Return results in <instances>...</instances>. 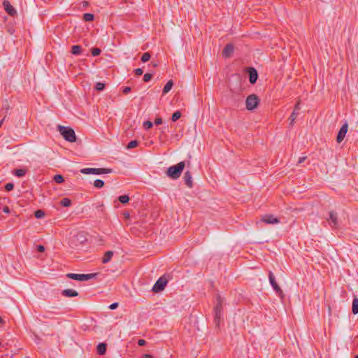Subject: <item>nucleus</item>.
<instances>
[{
	"label": "nucleus",
	"instance_id": "obj_1",
	"mask_svg": "<svg viewBox=\"0 0 358 358\" xmlns=\"http://www.w3.org/2000/svg\"><path fill=\"white\" fill-rule=\"evenodd\" d=\"M185 166V162H180L176 165H173L168 168L166 171V176L173 180H176L180 178L182 171Z\"/></svg>",
	"mask_w": 358,
	"mask_h": 358
},
{
	"label": "nucleus",
	"instance_id": "obj_2",
	"mask_svg": "<svg viewBox=\"0 0 358 358\" xmlns=\"http://www.w3.org/2000/svg\"><path fill=\"white\" fill-rule=\"evenodd\" d=\"M222 303H223L222 299L221 298V296L220 295H217V298H216V305L213 309L214 322H215L216 326L220 325V321L222 319V309H223Z\"/></svg>",
	"mask_w": 358,
	"mask_h": 358
},
{
	"label": "nucleus",
	"instance_id": "obj_3",
	"mask_svg": "<svg viewBox=\"0 0 358 358\" xmlns=\"http://www.w3.org/2000/svg\"><path fill=\"white\" fill-rule=\"evenodd\" d=\"M58 129L61 135L66 141L69 142H75L76 141V134L73 129L61 125L58 126Z\"/></svg>",
	"mask_w": 358,
	"mask_h": 358
},
{
	"label": "nucleus",
	"instance_id": "obj_4",
	"mask_svg": "<svg viewBox=\"0 0 358 358\" xmlns=\"http://www.w3.org/2000/svg\"><path fill=\"white\" fill-rule=\"evenodd\" d=\"M80 172L84 174H107L113 172L111 169L105 168H85L80 170Z\"/></svg>",
	"mask_w": 358,
	"mask_h": 358
},
{
	"label": "nucleus",
	"instance_id": "obj_5",
	"mask_svg": "<svg viewBox=\"0 0 358 358\" xmlns=\"http://www.w3.org/2000/svg\"><path fill=\"white\" fill-rule=\"evenodd\" d=\"M259 103V99L255 94L249 95L245 100V107L248 110H252L256 108Z\"/></svg>",
	"mask_w": 358,
	"mask_h": 358
},
{
	"label": "nucleus",
	"instance_id": "obj_6",
	"mask_svg": "<svg viewBox=\"0 0 358 358\" xmlns=\"http://www.w3.org/2000/svg\"><path fill=\"white\" fill-rule=\"evenodd\" d=\"M96 273L89 274H77V273H67L66 276L68 278L73 279L78 281H87L90 279L95 278Z\"/></svg>",
	"mask_w": 358,
	"mask_h": 358
},
{
	"label": "nucleus",
	"instance_id": "obj_7",
	"mask_svg": "<svg viewBox=\"0 0 358 358\" xmlns=\"http://www.w3.org/2000/svg\"><path fill=\"white\" fill-rule=\"evenodd\" d=\"M329 224L332 229H337L339 226L338 213L335 211H330L329 217L327 219Z\"/></svg>",
	"mask_w": 358,
	"mask_h": 358
},
{
	"label": "nucleus",
	"instance_id": "obj_8",
	"mask_svg": "<svg viewBox=\"0 0 358 358\" xmlns=\"http://www.w3.org/2000/svg\"><path fill=\"white\" fill-rule=\"evenodd\" d=\"M268 280H269V282H270L273 289L275 291V292L279 296H282V294H283L282 290L281 289L280 286L276 282L275 276L271 271H269V273H268Z\"/></svg>",
	"mask_w": 358,
	"mask_h": 358
},
{
	"label": "nucleus",
	"instance_id": "obj_9",
	"mask_svg": "<svg viewBox=\"0 0 358 358\" xmlns=\"http://www.w3.org/2000/svg\"><path fill=\"white\" fill-rule=\"evenodd\" d=\"M166 284H167L166 279L165 278L161 277L157 280V282L154 285V286L152 287V291L154 292H159L164 289Z\"/></svg>",
	"mask_w": 358,
	"mask_h": 358
},
{
	"label": "nucleus",
	"instance_id": "obj_10",
	"mask_svg": "<svg viewBox=\"0 0 358 358\" xmlns=\"http://www.w3.org/2000/svg\"><path fill=\"white\" fill-rule=\"evenodd\" d=\"M261 221L268 224H275L280 222V220L278 217L269 214L264 215L262 217Z\"/></svg>",
	"mask_w": 358,
	"mask_h": 358
},
{
	"label": "nucleus",
	"instance_id": "obj_11",
	"mask_svg": "<svg viewBox=\"0 0 358 358\" xmlns=\"http://www.w3.org/2000/svg\"><path fill=\"white\" fill-rule=\"evenodd\" d=\"M348 124L347 122H345L341 127V128L340 129V130L338 133L336 141L338 143H341L343 141V140L344 139V138L348 132Z\"/></svg>",
	"mask_w": 358,
	"mask_h": 358
},
{
	"label": "nucleus",
	"instance_id": "obj_12",
	"mask_svg": "<svg viewBox=\"0 0 358 358\" xmlns=\"http://www.w3.org/2000/svg\"><path fill=\"white\" fill-rule=\"evenodd\" d=\"M249 81L251 84H255L258 78L257 71L255 69L250 67L248 70Z\"/></svg>",
	"mask_w": 358,
	"mask_h": 358
},
{
	"label": "nucleus",
	"instance_id": "obj_13",
	"mask_svg": "<svg viewBox=\"0 0 358 358\" xmlns=\"http://www.w3.org/2000/svg\"><path fill=\"white\" fill-rule=\"evenodd\" d=\"M3 5L4 6V8L6 10V11L11 16H13L16 14V10H15V8L13 7V6H11V4L7 1H4L3 3Z\"/></svg>",
	"mask_w": 358,
	"mask_h": 358
},
{
	"label": "nucleus",
	"instance_id": "obj_14",
	"mask_svg": "<svg viewBox=\"0 0 358 358\" xmlns=\"http://www.w3.org/2000/svg\"><path fill=\"white\" fill-rule=\"evenodd\" d=\"M183 178H184L185 185L189 188L192 187V186H193L192 177L191 173L189 171H187L185 173Z\"/></svg>",
	"mask_w": 358,
	"mask_h": 358
},
{
	"label": "nucleus",
	"instance_id": "obj_15",
	"mask_svg": "<svg viewBox=\"0 0 358 358\" xmlns=\"http://www.w3.org/2000/svg\"><path fill=\"white\" fill-rule=\"evenodd\" d=\"M234 52V46H225L222 50V56L224 57H230Z\"/></svg>",
	"mask_w": 358,
	"mask_h": 358
},
{
	"label": "nucleus",
	"instance_id": "obj_16",
	"mask_svg": "<svg viewBox=\"0 0 358 358\" xmlns=\"http://www.w3.org/2000/svg\"><path fill=\"white\" fill-rule=\"evenodd\" d=\"M62 294L66 297H74L78 295V292L74 289H66L62 291Z\"/></svg>",
	"mask_w": 358,
	"mask_h": 358
},
{
	"label": "nucleus",
	"instance_id": "obj_17",
	"mask_svg": "<svg viewBox=\"0 0 358 358\" xmlns=\"http://www.w3.org/2000/svg\"><path fill=\"white\" fill-rule=\"evenodd\" d=\"M97 353L100 355H103L106 352V344L103 343H99L96 347Z\"/></svg>",
	"mask_w": 358,
	"mask_h": 358
},
{
	"label": "nucleus",
	"instance_id": "obj_18",
	"mask_svg": "<svg viewBox=\"0 0 358 358\" xmlns=\"http://www.w3.org/2000/svg\"><path fill=\"white\" fill-rule=\"evenodd\" d=\"M113 256V251H107L105 252L103 257L102 259V263L106 264L110 261L112 257Z\"/></svg>",
	"mask_w": 358,
	"mask_h": 358
},
{
	"label": "nucleus",
	"instance_id": "obj_19",
	"mask_svg": "<svg viewBox=\"0 0 358 358\" xmlns=\"http://www.w3.org/2000/svg\"><path fill=\"white\" fill-rule=\"evenodd\" d=\"M173 85V82L172 80L168 81L163 88V94H165L168 93L172 89Z\"/></svg>",
	"mask_w": 358,
	"mask_h": 358
},
{
	"label": "nucleus",
	"instance_id": "obj_20",
	"mask_svg": "<svg viewBox=\"0 0 358 358\" xmlns=\"http://www.w3.org/2000/svg\"><path fill=\"white\" fill-rule=\"evenodd\" d=\"M71 52L75 55H79L83 53L82 46H72Z\"/></svg>",
	"mask_w": 358,
	"mask_h": 358
},
{
	"label": "nucleus",
	"instance_id": "obj_21",
	"mask_svg": "<svg viewBox=\"0 0 358 358\" xmlns=\"http://www.w3.org/2000/svg\"><path fill=\"white\" fill-rule=\"evenodd\" d=\"M352 311L353 314L356 315L358 313V299L355 298L352 301Z\"/></svg>",
	"mask_w": 358,
	"mask_h": 358
},
{
	"label": "nucleus",
	"instance_id": "obj_22",
	"mask_svg": "<svg viewBox=\"0 0 358 358\" xmlns=\"http://www.w3.org/2000/svg\"><path fill=\"white\" fill-rule=\"evenodd\" d=\"M60 204L64 207H69L71 205V201L69 198H64L60 201Z\"/></svg>",
	"mask_w": 358,
	"mask_h": 358
},
{
	"label": "nucleus",
	"instance_id": "obj_23",
	"mask_svg": "<svg viewBox=\"0 0 358 358\" xmlns=\"http://www.w3.org/2000/svg\"><path fill=\"white\" fill-rule=\"evenodd\" d=\"M139 144V142L136 140H134V141H130L127 145V149H132V148H134L136 147H137Z\"/></svg>",
	"mask_w": 358,
	"mask_h": 358
},
{
	"label": "nucleus",
	"instance_id": "obj_24",
	"mask_svg": "<svg viewBox=\"0 0 358 358\" xmlns=\"http://www.w3.org/2000/svg\"><path fill=\"white\" fill-rule=\"evenodd\" d=\"M297 115H298V112H295V110H293V112L292 113L291 115L289 117V124L292 125L294 124V122L297 117Z\"/></svg>",
	"mask_w": 358,
	"mask_h": 358
},
{
	"label": "nucleus",
	"instance_id": "obj_25",
	"mask_svg": "<svg viewBox=\"0 0 358 358\" xmlns=\"http://www.w3.org/2000/svg\"><path fill=\"white\" fill-rule=\"evenodd\" d=\"M26 173L27 171L22 169H16L15 171V175L17 177H22L26 174Z\"/></svg>",
	"mask_w": 358,
	"mask_h": 358
},
{
	"label": "nucleus",
	"instance_id": "obj_26",
	"mask_svg": "<svg viewBox=\"0 0 358 358\" xmlns=\"http://www.w3.org/2000/svg\"><path fill=\"white\" fill-rule=\"evenodd\" d=\"M118 200L120 203L125 204L129 202V197L127 195H121L118 197Z\"/></svg>",
	"mask_w": 358,
	"mask_h": 358
},
{
	"label": "nucleus",
	"instance_id": "obj_27",
	"mask_svg": "<svg viewBox=\"0 0 358 358\" xmlns=\"http://www.w3.org/2000/svg\"><path fill=\"white\" fill-rule=\"evenodd\" d=\"M104 185V182L102 180L96 179L94 182V186L96 188H101Z\"/></svg>",
	"mask_w": 358,
	"mask_h": 358
},
{
	"label": "nucleus",
	"instance_id": "obj_28",
	"mask_svg": "<svg viewBox=\"0 0 358 358\" xmlns=\"http://www.w3.org/2000/svg\"><path fill=\"white\" fill-rule=\"evenodd\" d=\"M94 15L92 13H85L83 15V20L86 22L92 21L94 20Z\"/></svg>",
	"mask_w": 358,
	"mask_h": 358
},
{
	"label": "nucleus",
	"instance_id": "obj_29",
	"mask_svg": "<svg viewBox=\"0 0 358 358\" xmlns=\"http://www.w3.org/2000/svg\"><path fill=\"white\" fill-rule=\"evenodd\" d=\"M180 117H181V113L179 110H177L173 113L172 117H171V120L173 122H176L178 119H180Z\"/></svg>",
	"mask_w": 358,
	"mask_h": 358
},
{
	"label": "nucleus",
	"instance_id": "obj_30",
	"mask_svg": "<svg viewBox=\"0 0 358 358\" xmlns=\"http://www.w3.org/2000/svg\"><path fill=\"white\" fill-rule=\"evenodd\" d=\"M54 180L57 183H62L64 182V177L62 175L57 174L54 176Z\"/></svg>",
	"mask_w": 358,
	"mask_h": 358
},
{
	"label": "nucleus",
	"instance_id": "obj_31",
	"mask_svg": "<svg viewBox=\"0 0 358 358\" xmlns=\"http://www.w3.org/2000/svg\"><path fill=\"white\" fill-rule=\"evenodd\" d=\"M150 59V54L149 52H145L141 57V61L143 62H146L149 61Z\"/></svg>",
	"mask_w": 358,
	"mask_h": 358
},
{
	"label": "nucleus",
	"instance_id": "obj_32",
	"mask_svg": "<svg viewBox=\"0 0 358 358\" xmlns=\"http://www.w3.org/2000/svg\"><path fill=\"white\" fill-rule=\"evenodd\" d=\"M105 87V84L104 83H96V85H95V89L97 90V91H101L104 89Z\"/></svg>",
	"mask_w": 358,
	"mask_h": 358
},
{
	"label": "nucleus",
	"instance_id": "obj_33",
	"mask_svg": "<svg viewBox=\"0 0 358 358\" xmlns=\"http://www.w3.org/2000/svg\"><path fill=\"white\" fill-rule=\"evenodd\" d=\"M45 215L44 212L42 210H38L35 212V217L36 218H42Z\"/></svg>",
	"mask_w": 358,
	"mask_h": 358
},
{
	"label": "nucleus",
	"instance_id": "obj_34",
	"mask_svg": "<svg viewBox=\"0 0 358 358\" xmlns=\"http://www.w3.org/2000/svg\"><path fill=\"white\" fill-rule=\"evenodd\" d=\"M153 126V124L150 121H145L143 122V127L145 129H149L152 128Z\"/></svg>",
	"mask_w": 358,
	"mask_h": 358
},
{
	"label": "nucleus",
	"instance_id": "obj_35",
	"mask_svg": "<svg viewBox=\"0 0 358 358\" xmlns=\"http://www.w3.org/2000/svg\"><path fill=\"white\" fill-rule=\"evenodd\" d=\"M91 52H92V55L93 56H98L99 55H100L101 50V49L96 48H92Z\"/></svg>",
	"mask_w": 358,
	"mask_h": 358
},
{
	"label": "nucleus",
	"instance_id": "obj_36",
	"mask_svg": "<svg viewBox=\"0 0 358 358\" xmlns=\"http://www.w3.org/2000/svg\"><path fill=\"white\" fill-rule=\"evenodd\" d=\"M152 78V75L151 73H145L143 76V81L144 82H149Z\"/></svg>",
	"mask_w": 358,
	"mask_h": 358
},
{
	"label": "nucleus",
	"instance_id": "obj_37",
	"mask_svg": "<svg viewBox=\"0 0 358 358\" xmlns=\"http://www.w3.org/2000/svg\"><path fill=\"white\" fill-rule=\"evenodd\" d=\"M14 187V185L13 183H7L6 185H5V189L6 191H11Z\"/></svg>",
	"mask_w": 358,
	"mask_h": 358
},
{
	"label": "nucleus",
	"instance_id": "obj_38",
	"mask_svg": "<svg viewBox=\"0 0 358 358\" xmlns=\"http://www.w3.org/2000/svg\"><path fill=\"white\" fill-rule=\"evenodd\" d=\"M134 73L136 76H141L143 74V71L142 69L138 68L134 70Z\"/></svg>",
	"mask_w": 358,
	"mask_h": 358
},
{
	"label": "nucleus",
	"instance_id": "obj_39",
	"mask_svg": "<svg viewBox=\"0 0 358 358\" xmlns=\"http://www.w3.org/2000/svg\"><path fill=\"white\" fill-rule=\"evenodd\" d=\"M118 306H119L118 303H117V302L113 303L112 304L110 305L109 308L110 310H115L118 307Z\"/></svg>",
	"mask_w": 358,
	"mask_h": 358
},
{
	"label": "nucleus",
	"instance_id": "obj_40",
	"mask_svg": "<svg viewBox=\"0 0 358 358\" xmlns=\"http://www.w3.org/2000/svg\"><path fill=\"white\" fill-rule=\"evenodd\" d=\"M131 90V87H124L122 90V92L124 94H128L129 92H130Z\"/></svg>",
	"mask_w": 358,
	"mask_h": 358
},
{
	"label": "nucleus",
	"instance_id": "obj_41",
	"mask_svg": "<svg viewBox=\"0 0 358 358\" xmlns=\"http://www.w3.org/2000/svg\"><path fill=\"white\" fill-rule=\"evenodd\" d=\"M37 250L40 252H43L45 250V248L42 245H37Z\"/></svg>",
	"mask_w": 358,
	"mask_h": 358
},
{
	"label": "nucleus",
	"instance_id": "obj_42",
	"mask_svg": "<svg viewBox=\"0 0 358 358\" xmlns=\"http://www.w3.org/2000/svg\"><path fill=\"white\" fill-rule=\"evenodd\" d=\"M145 343H146V341L145 340H143V339H139L138 341V345L139 346H143V345H145Z\"/></svg>",
	"mask_w": 358,
	"mask_h": 358
},
{
	"label": "nucleus",
	"instance_id": "obj_43",
	"mask_svg": "<svg viewBox=\"0 0 358 358\" xmlns=\"http://www.w3.org/2000/svg\"><path fill=\"white\" fill-rule=\"evenodd\" d=\"M8 110H9V106L8 103L3 105V108L1 109V110H4L6 113H7Z\"/></svg>",
	"mask_w": 358,
	"mask_h": 358
},
{
	"label": "nucleus",
	"instance_id": "obj_44",
	"mask_svg": "<svg viewBox=\"0 0 358 358\" xmlns=\"http://www.w3.org/2000/svg\"><path fill=\"white\" fill-rule=\"evenodd\" d=\"M306 159V156L300 157L299 159L297 164H300L303 163Z\"/></svg>",
	"mask_w": 358,
	"mask_h": 358
},
{
	"label": "nucleus",
	"instance_id": "obj_45",
	"mask_svg": "<svg viewBox=\"0 0 358 358\" xmlns=\"http://www.w3.org/2000/svg\"><path fill=\"white\" fill-rule=\"evenodd\" d=\"M155 123L157 125L161 124L162 123V118H157V119H155Z\"/></svg>",
	"mask_w": 358,
	"mask_h": 358
},
{
	"label": "nucleus",
	"instance_id": "obj_46",
	"mask_svg": "<svg viewBox=\"0 0 358 358\" xmlns=\"http://www.w3.org/2000/svg\"><path fill=\"white\" fill-rule=\"evenodd\" d=\"M300 109V106H299V102H298L296 103V105L295 106V108L294 109V110H295V112H298V110Z\"/></svg>",
	"mask_w": 358,
	"mask_h": 358
},
{
	"label": "nucleus",
	"instance_id": "obj_47",
	"mask_svg": "<svg viewBox=\"0 0 358 358\" xmlns=\"http://www.w3.org/2000/svg\"><path fill=\"white\" fill-rule=\"evenodd\" d=\"M142 358H152V356L148 354H145L142 356Z\"/></svg>",
	"mask_w": 358,
	"mask_h": 358
},
{
	"label": "nucleus",
	"instance_id": "obj_48",
	"mask_svg": "<svg viewBox=\"0 0 358 358\" xmlns=\"http://www.w3.org/2000/svg\"><path fill=\"white\" fill-rule=\"evenodd\" d=\"M7 113H6L4 110H1L0 112V116H2V117L4 116V115H6Z\"/></svg>",
	"mask_w": 358,
	"mask_h": 358
},
{
	"label": "nucleus",
	"instance_id": "obj_49",
	"mask_svg": "<svg viewBox=\"0 0 358 358\" xmlns=\"http://www.w3.org/2000/svg\"><path fill=\"white\" fill-rule=\"evenodd\" d=\"M3 211L6 213H9V208L8 207H5Z\"/></svg>",
	"mask_w": 358,
	"mask_h": 358
},
{
	"label": "nucleus",
	"instance_id": "obj_50",
	"mask_svg": "<svg viewBox=\"0 0 358 358\" xmlns=\"http://www.w3.org/2000/svg\"><path fill=\"white\" fill-rule=\"evenodd\" d=\"M124 216L126 218H129V214L128 213H124Z\"/></svg>",
	"mask_w": 358,
	"mask_h": 358
},
{
	"label": "nucleus",
	"instance_id": "obj_51",
	"mask_svg": "<svg viewBox=\"0 0 358 358\" xmlns=\"http://www.w3.org/2000/svg\"><path fill=\"white\" fill-rule=\"evenodd\" d=\"M88 3L87 1H83V6H87Z\"/></svg>",
	"mask_w": 358,
	"mask_h": 358
},
{
	"label": "nucleus",
	"instance_id": "obj_52",
	"mask_svg": "<svg viewBox=\"0 0 358 358\" xmlns=\"http://www.w3.org/2000/svg\"><path fill=\"white\" fill-rule=\"evenodd\" d=\"M3 319L1 318V317L0 316V323H3Z\"/></svg>",
	"mask_w": 358,
	"mask_h": 358
},
{
	"label": "nucleus",
	"instance_id": "obj_53",
	"mask_svg": "<svg viewBox=\"0 0 358 358\" xmlns=\"http://www.w3.org/2000/svg\"><path fill=\"white\" fill-rule=\"evenodd\" d=\"M355 358H358V355H356Z\"/></svg>",
	"mask_w": 358,
	"mask_h": 358
}]
</instances>
